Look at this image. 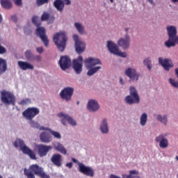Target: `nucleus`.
I'll use <instances>...</instances> for the list:
<instances>
[{"instance_id":"obj_1","label":"nucleus","mask_w":178,"mask_h":178,"mask_svg":"<svg viewBox=\"0 0 178 178\" xmlns=\"http://www.w3.org/2000/svg\"><path fill=\"white\" fill-rule=\"evenodd\" d=\"M85 66L87 67V69H89V70L87 72L88 76H92V74H95L101 69V67L97 66L96 67H94V66H96V65H101V60L97 58H86L84 60ZM93 67V68H91Z\"/></svg>"},{"instance_id":"obj_2","label":"nucleus","mask_w":178,"mask_h":178,"mask_svg":"<svg viewBox=\"0 0 178 178\" xmlns=\"http://www.w3.org/2000/svg\"><path fill=\"white\" fill-rule=\"evenodd\" d=\"M167 31L168 34V40L165 42V47L167 48H170V47H175L176 43L178 44V35H177V30L176 27L171 26L167 27Z\"/></svg>"},{"instance_id":"obj_3","label":"nucleus","mask_w":178,"mask_h":178,"mask_svg":"<svg viewBox=\"0 0 178 178\" xmlns=\"http://www.w3.org/2000/svg\"><path fill=\"white\" fill-rule=\"evenodd\" d=\"M53 41L60 52H63L65 51V48H66V42L67 41L66 33L60 32L54 34Z\"/></svg>"},{"instance_id":"obj_4","label":"nucleus","mask_w":178,"mask_h":178,"mask_svg":"<svg viewBox=\"0 0 178 178\" xmlns=\"http://www.w3.org/2000/svg\"><path fill=\"white\" fill-rule=\"evenodd\" d=\"M19 146L20 147V149L23 152V154H25V155H28V156H29L31 159H33L34 161L37 159L34 151L27 147L26 144H24V141H23V140L17 139L15 141L14 147H15V148H17V147Z\"/></svg>"},{"instance_id":"obj_5","label":"nucleus","mask_w":178,"mask_h":178,"mask_svg":"<svg viewBox=\"0 0 178 178\" xmlns=\"http://www.w3.org/2000/svg\"><path fill=\"white\" fill-rule=\"evenodd\" d=\"M1 101L4 105H13V106H15L16 97L12 92L4 90L1 92Z\"/></svg>"},{"instance_id":"obj_6","label":"nucleus","mask_w":178,"mask_h":178,"mask_svg":"<svg viewBox=\"0 0 178 178\" xmlns=\"http://www.w3.org/2000/svg\"><path fill=\"white\" fill-rule=\"evenodd\" d=\"M127 104L133 105V104H140V97L137 93V90L135 87H130V95H128L125 98Z\"/></svg>"},{"instance_id":"obj_7","label":"nucleus","mask_w":178,"mask_h":178,"mask_svg":"<svg viewBox=\"0 0 178 178\" xmlns=\"http://www.w3.org/2000/svg\"><path fill=\"white\" fill-rule=\"evenodd\" d=\"M107 47L109 52H111V54H113V55H117L121 58H126L127 56V54L126 52L119 51V47H118L116 44L112 41L107 42Z\"/></svg>"},{"instance_id":"obj_8","label":"nucleus","mask_w":178,"mask_h":178,"mask_svg":"<svg viewBox=\"0 0 178 178\" xmlns=\"http://www.w3.org/2000/svg\"><path fill=\"white\" fill-rule=\"evenodd\" d=\"M39 114L40 109L36 107H29L22 113V115L27 120H33V119H34V118H35V116Z\"/></svg>"},{"instance_id":"obj_9","label":"nucleus","mask_w":178,"mask_h":178,"mask_svg":"<svg viewBox=\"0 0 178 178\" xmlns=\"http://www.w3.org/2000/svg\"><path fill=\"white\" fill-rule=\"evenodd\" d=\"M72 67L76 74L83 72V56H79L76 59L72 60Z\"/></svg>"},{"instance_id":"obj_10","label":"nucleus","mask_w":178,"mask_h":178,"mask_svg":"<svg viewBox=\"0 0 178 178\" xmlns=\"http://www.w3.org/2000/svg\"><path fill=\"white\" fill-rule=\"evenodd\" d=\"M36 148L38 149V153L39 156L40 158H42L48 155V153L49 152V151L52 149V146L40 144V145H37Z\"/></svg>"},{"instance_id":"obj_11","label":"nucleus","mask_w":178,"mask_h":178,"mask_svg":"<svg viewBox=\"0 0 178 178\" xmlns=\"http://www.w3.org/2000/svg\"><path fill=\"white\" fill-rule=\"evenodd\" d=\"M79 170L83 175L86 176H89L90 177H94L95 172L91 167L86 166L83 163H79Z\"/></svg>"},{"instance_id":"obj_12","label":"nucleus","mask_w":178,"mask_h":178,"mask_svg":"<svg viewBox=\"0 0 178 178\" xmlns=\"http://www.w3.org/2000/svg\"><path fill=\"white\" fill-rule=\"evenodd\" d=\"M46 31L44 27H38L36 29V34L40 37V40L43 42V44L45 47H48V44H49V40L48 39V36L45 34Z\"/></svg>"},{"instance_id":"obj_13","label":"nucleus","mask_w":178,"mask_h":178,"mask_svg":"<svg viewBox=\"0 0 178 178\" xmlns=\"http://www.w3.org/2000/svg\"><path fill=\"white\" fill-rule=\"evenodd\" d=\"M74 91V89H73V88H65L60 92V97H61L62 99H65V101H70L72 99V95H73Z\"/></svg>"},{"instance_id":"obj_14","label":"nucleus","mask_w":178,"mask_h":178,"mask_svg":"<svg viewBox=\"0 0 178 178\" xmlns=\"http://www.w3.org/2000/svg\"><path fill=\"white\" fill-rule=\"evenodd\" d=\"M74 40L75 41V49L77 54H83L86 49V44L79 40V35H73Z\"/></svg>"},{"instance_id":"obj_15","label":"nucleus","mask_w":178,"mask_h":178,"mask_svg":"<svg viewBox=\"0 0 178 178\" xmlns=\"http://www.w3.org/2000/svg\"><path fill=\"white\" fill-rule=\"evenodd\" d=\"M58 118H63V119L61 120V123L62 124H63V126H66V122L70 123L71 126H76V124H77L76 121L67 114L60 113L58 114Z\"/></svg>"},{"instance_id":"obj_16","label":"nucleus","mask_w":178,"mask_h":178,"mask_svg":"<svg viewBox=\"0 0 178 178\" xmlns=\"http://www.w3.org/2000/svg\"><path fill=\"white\" fill-rule=\"evenodd\" d=\"M72 60L67 56H61L59 60V65L62 70H66L70 67Z\"/></svg>"},{"instance_id":"obj_17","label":"nucleus","mask_w":178,"mask_h":178,"mask_svg":"<svg viewBox=\"0 0 178 178\" xmlns=\"http://www.w3.org/2000/svg\"><path fill=\"white\" fill-rule=\"evenodd\" d=\"M159 63L161 65L164 70L167 72L170 70V67H173V62L169 58H163L162 57L159 58Z\"/></svg>"},{"instance_id":"obj_18","label":"nucleus","mask_w":178,"mask_h":178,"mask_svg":"<svg viewBox=\"0 0 178 178\" xmlns=\"http://www.w3.org/2000/svg\"><path fill=\"white\" fill-rule=\"evenodd\" d=\"M165 137H166V135L161 134L155 138L156 143H159L160 148H168L169 147V140Z\"/></svg>"},{"instance_id":"obj_19","label":"nucleus","mask_w":178,"mask_h":178,"mask_svg":"<svg viewBox=\"0 0 178 178\" xmlns=\"http://www.w3.org/2000/svg\"><path fill=\"white\" fill-rule=\"evenodd\" d=\"M125 74L127 76V77H129L130 80H132L133 81H137L140 77L138 74H137L136 69L131 67H129L125 70Z\"/></svg>"},{"instance_id":"obj_20","label":"nucleus","mask_w":178,"mask_h":178,"mask_svg":"<svg viewBox=\"0 0 178 178\" xmlns=\"http://www.w3.org/2000/svg\"><path fill=\"white\" fill-rule=\"evenodd\" d=\"M51 162L57 168H60L63 163V158L60 154H54L51 158Z\"/></svg>"},{"instance_id":"obj_21","label":"nucleus","mask_w":178,"mask_h":178,"mask_svg":"<svg viewBox=\"0 0 178 178\" xmlns=\"http://www.w3.org/2000/svg\"><path fill=\"white\" fill-rule=\"evenodd\" d=\"M118 45L122 47L123 49H127L130 47V36L126 34L124 38H120L118 40Z\"/></svg>"},{"instance_id":"obj_22","label":"nucleus","mask_w":178,"mask_h":178,"mask_svg":"<svg viewBox=\"0 0 178 178\" xmlns=\"http://www.w3.org/2000/svg\"><path fill=\"white\" fill-rule=\"evenodd\" d=\"M41 20L42 22H47L49 24H51L55 22V15L44 12L41 16Z\"/></svg>"},{"instance_id":"obj_23","label":"nucleus","mask_w":178,"mask_h":178,"mask_svg":"<svg viewBox=\"0 0 178 178\" xmlns=\"http://www.w3.org/2000/svg\"><path fill=\"white\" fill-rule=\"evenodd\" d=\"M88 109L90 112H96L99 109V104H98V102L94 99H90L88 102Z\"/></svg>"},{"instance_id":"obj_24","label":"nucleus","mask_w":178,"mask_h":178,"mask_svg":"<svg viewBox=\"0 0 178 178\" xmlns=\"http://www.w3.org/2000/svg\"><path fill=\"white\" fill-rule=\"evenodd\" d=\"M18 66L22 70H33L34 65L30 64L28 62L18 61Z\"/></svg>"},{"instance_id":"obj_25","label":"nucleus","mask_w":178,"mask_h":178,"mask_svg":"<svg viewBox=\"0 0 178 178\" xmlns=\"http://www.w3.org/2000/svg\"><path fill=\"white\" fill-rule=\"evenodd\" d=\"M54 6L58 12H63V9L65 8V3H63V0L54 1Z\"/></svg>"},{"instance_id":"obj_26","label":"nucleus","mask_w":178,"mask_h":178,"mask_svg":"<svg viewBox=\"0 0 178 178\" xmlns=\"http://www.w3.org/2000/svg\"><path fill=\"white\" fill-rule=\"evenodd\" d=\"M40 140L42 143H51V140H52V138L51 137V134L47 132H42L40 134Z\"/></svg>"},{"instance_id":"obj_27","label":"nucleus","mask_w":178,"mask_h":178,"mask_svg":"<svg viewBox=\"0 0 178 178\" xmlns=\"http://www.w3.org/2000/svg\"><path fill=\"white\" fill-rule=\"evenodd\" d=\"M8 70V63H6V60L0 58V76L1 74H3Z\"/></svg>"},{"instance_id":"obj_28","label":"nucleus","mask_w":178,"mask_h":178,"mask_svg":"<svg viewBox=\"0 0 178 178\" xmlns=\"http://www.w3.org/2000/svg\"><path fill=\"white\" fill-rule=\"evenodd\" d=\"M54 147V149L58 152H60V154H63V155H66V154H67V150H66L65 147H63V145L60 143H56Z\"/></svg>"},{"instance_id":"obj_29","label":"nucleus","mask_w":178,"mask_h":178,"mask_svg":"<svg viewBox=\"0 0 178 178\" xmlns=\"http://www.w3.org/2000/svg\"><path fill=\"white\" fill-rule=\"evenodd\" d=\"M30 169H31V172H33L37 176H39V177L42 173L44 172V171L42 170V168H40V166H38V165H37V164H33V165H31Z\"/></svg>"},{"instance_id":"obj_30","label":"nucleus","mask_w":178,"mask_h":178,"mask_svg":"<svg viewBox=\"0 0 178 178\" xmlns=\"http://www.w3.org/2000/svg\"><path fill=\"white\" fill-rule=\"evenodd\" d=\"M29 124L31 127H33V129H39V130H48L47 128L41 127L38 122L33 120H29Z\"/></svg>"},{"instance_id":"obj_31","label":"nucleus","mask_w":178,"mask_h":178,"mask_svg":"<svg viewBox=\"0 0 178 178\" xmlns=\"http://www.w3.org/2000/svg\"><path fill=\"white\" fill-rule=\"evenodd\" d=\"M100 130L102 133H103L104 134H106V133L109 131V129H108V122H106V119L103 120L102 124L100 126Z\"/></svg>"},{"instance_id":"obj_32","label":"nucleus","mask_w":178,"mask_h":178,"mask_svg":"<svg viewBox=\"0 0 178 178\" xmlns=\"http://www.w3.org/2000/svg\"><path fill=\"white\" fill-rule=\"evenodd\" d=\"M1 5L4 9H12V2L9 0H1Z\"/></svg>"},{"instance_id":"obj_33","label":"nucleus","mask_w":178,"mask_h":178,"mask_svg":"<svg viewBox=\"0 0 178 178\" xmlns=\"http://www.w3.org/2000/svg\"><path fill=\"white\" fill-rule=\"evenodd\" d=\"M25 57L29 62H34V60H35V56H33L30 50L26 51Z\"/></svg>"},{"instance_id":"obj_34","label":"nucleus","mask_w":178,"mask_h":178,"mask_svg":"<svg viewBox=\"0 0 178 178\" xmlns=\"http://www.w3.org/2000/svg\"><path fill=\"white\" fill-rule=\"evenodd\" d=\"M156 119L157 120H159V122H161V123H163V124H168V117L166 115H164L163 117H162V115H158L156 116Z\"/></svg>"},{"instance_id":"obj_35","label":"nucleus","mask_w":178,"mask_h":178,"mask_svg":"<svg viewBox=\"0 0 178 178\" xmlns=\"http://www.w3.org/2000/svg\"><path fill=\"white\" fill-rule=\"evenodd\" d=\"M148 119V115H147V113H144L140 116V124L141 126H145L147 124V120Z\"/></svg>"},{"instance_id":"obj_36","label":"nucleus","mask_w":178,"mask_h":178,"mask_svg":"<svg viewBox=\"0 0 178 178\" xmlns=\"http://www.w3.org/2000/svg\"><path fill=\"white\" fill-rule=\"evenodd\" d=\"M74 26L76 30L78 31V32L79 33V34H84V27H83L81 24L76 22L74 24Z\"/></svg>"},{"instance_id":"obj_37","label":"nucleus","mask_w":178,"mask_h":178,"mask_svg":"<svg viewBox=\"0 0 178 178\" xmlns=\"http://www.w3.org/2000/svg\"><path fill=\"white\" fill-rule=\"evenodd\" d=\"M47 129H46V130L50 131L51 134H52V136H54V137H55V138H62V136L60 135V134L59 132L51 130L48 128H47Z\"/></svg>"},{"instance_id":"obj_38","label":"nucleus","mask_w":178,"mask_h":178,"mask_svg":"<svg viewBox=\"0 0 178 178\" xmlns=\"http://www.w3.org/2000/svg\"><path fill=\"white\" fill-rule=\"evenodd\" d=\"M143 63L145 66L147 67L148 70H151V69H152V66L151 65V60H149V58L145 59Z\"/></svg>"},{"instance_id":"obj_39","label":"nucleus","mask_w":178,"mask_h":178,"mask_svg":"<svg viewBox=\"0 0 178 178\" xmlns=\"http://www.w3.org/2000/svg\"><path fill=\"white\" fill-rule=\"evenodd\" d=\"M24 173L27 178H35V176H34V174H33L31 172L27 170H24Z\"/></svg>"},{"instance_id":"obj_40","label":"nucleus","mask_w":178,"mask_h":178,"mask_svg":"<svg viewBox=\"0 0 178 178\" xmlns=\"http://www.w3.org/2000/svg\"><path fill=\"white\" fill-rule=\"evenodd\" d=\"M30 102H31L30 99H24L19 102V105H27V104H30Z\"/></svg>"},{"instance_id":"obj_41","label":"nucleus","mask_w":178,"mask_h":178,"mask_svg":"<svg viewBox=\"0 0 178 178\" xmlns=\"http://www.w3.org/2000/svg\"><path fill=\"white\" fill-rule=\"evenodd\" d=\"M169 81H170V84H172V86H173V87L178 88V81H175V79H170Z\"/></svg>"},{"instance_id":"obj_42","label":"nucleus","mask_w":178,"mask_h":178,"mask_svg":"<svg viewBox=\"0 0 178 178\" xmlns=\"http://www.w3.org/2000/svg\"><path fill=\"white\" fill-rule=\"evenodd\" d=\"M49 0H37V4L38 6H41V5H44V3H48Z\"/></svg>"},{"instance_id":"obj_43","label":"nucleus","mask_w":178,"mask_h":178,"mask_svg":"<svg viewBox=\"0 0 178 178\" xmlns=\"http://www.w3.org/2000/svg\"><path fill=\"white\" fill-rule=\"evenodd\" d=\"M38 19V17L37 16H34L32 18V23H33V24H35V26H38V24L37 22Z\"/></svg>"},{"instance_id":"obj_44","label":"nucleus","mask_w":178,"mask_h":178,"mask_svg":"<svg viewBox=\"0 0 178 178\" xmlns=\"http://www.w3.org/2000/svg\"><path fill=\"white\" fill-rule=\"evenodd\" d=\"M39 177L40 178H51V177H49V175H47L45 172H42L40 174V175L39 176Z\"/></svg>"},{"instance_id":"obj_45","label":"nucleus","mask_w":178,"mask_h":178,"mask_svg":"<svg viewBox=\"0 0 178 178\" xmlns=\"http://www.w3.org/2000/svg\"><path fill=\"white\" fill-rule=\"evenodd\" d=\"M6 49H5V47L0 45V54H6Z\"/></svg>"},{"instance_id":"obj_46","label":"nucleus","mask_w":178,"mask_h":178,"mask_svg":"<svg viewBox=\"0 0 178 178\" xmlns=\"http://www.w3.org/2000/svg\"><path fill=\"white\" fill-rule=\"evenodd\" d=\"M15 3L17 6H22V0H15Z\"/></svg>"},{"instance_id":"obj_47","label":"nucleus","mask_w":178,"mask_h":178,"mask_svg":"<svg viewBox=\"0 0 178 178\" xmlns=\"http://www.w3.org/2000/svg\"><path fill=\"white\" fill-rule=\"evenodd\" d=\"M36 51L38 54H42L44 49L42 47H37Z\"/></svg>"},{"instance_id":"obj_48","label":"nucleus","mask_w":178,"mask_h":178,"mask_svg":"<svg viewBox=\"0 0 178 178\" xmlns=\"http://www.w3.org/2000/svg\"><path fill=\"white\" fill-rule=\"evenodd\" d=\"M65 166H67V168H69L70 169H72V168H73V163L72 162L67 163Z\"/></svg>"},{"instance_id":"obj_49","label":"nucleus","mask_w":178,"mask_h":178,"mask_svg":"<svg viewBox=\"0 0 178 178\" xmlns=\"http://www.w3.org/2000/svg\"><path fill=\"white\" fill-rule=\"evenodd\" d=\"M63 2L64 5H70V3H72V1H70V0H63Z\"/></svg>"},{"instance_id":"obj_50","label":"nucleus","mask_w":178,"mask_h":178,"mask_svg":"<svg viewBox=\"0 0 178 178\" xmlns=\"http://www.w3.org/2000/svg\"><path fill=\"white\" fill-rule=\"evenodd\" d=\"M11 19L13 20V22L16 23L17 22V17L16 15H13L11 16Z\"/></svg>"},{"instance_id":"obj_51","label":"nucleus","mask_w":178,"mask_h":178,"mask_svg":"<svg viewBox=\"0 0 178 178\" xmlns=\"http://www.w3.org/2000/svg\"><path fill=\"white\" fill-rule=\"evenodd\" d=\"M35 60H37V62H40L41 60V56H35Z\"/></svg>"},{"instance_id":"obj_52","label":"nucleus","mask_w":178,"mask_h":178,"mask_svg":"<svg viewBox=\"0 0 178 178\" xmlns=\"http://www.w3.org/2000/svg\"><path fill=\"white\" fill-rule=\"evenodd\" d=\"M72 162H74V163H77V159L73 158L72 159Z\"/></svg>"},{"instance_id":"obj_53","label":"nucleus","mask_w":178,"mask_h":178,"mask_svg":"<svg viewBox=\"0 0 178 178\" xmlns=\"http://www.w3.org/2000/svg\"><path fill=\"white\" fill-rule=\"evenodd\" d=\"M148 2H149V3H151L152 5L154 4V0H147Z\"/></svg>"},{"instance_id":"obj_54","label":"nucleus","mask_w":178,"mask_h":178,"mask_svg":"<svg viewBox=\"0 0 178 178\" xmlns=\"http://www.w3.org/2000/svg\"><path fill=\"white\" fill-rule=\"evenodd\" d=\"M120 84H123V79L122 78H120Z\"/></svg>"},{"instance_id":"obj_55","label":"nucleus","mask_w":178,"mask_h":178,"mask_svg":"<svg viewBox=\"0 0 178 178\" xmlns=\"http://www.w3.org/2000/svg\"><path fill=\"white\" fill-rule=\"evenodd\" d=\"M0 23H2V15H0Z\"/></svg>"},{"instance_id":"obj_56","label":"nucleus","mask_w":178,"mask_h":178,"mask_svg":"<svg viewBox=\"0 0 178 178\" xmlns=\"http://www.w3.org/2000/svg\"><path fill=\"white\" fill-rule=\"evenodd\" d=\"M172 2H178V0H172Z\"/></svg>"},{"instance_id":"obj_57","label":"nucleus","mask_w":178,"mask_h":178,"mask_svg":"<svg viewBox=\"0 0 178 178\" xmlns=\"http://www.w3.org/2000/svg\"><path fill=\"white\" fill-rule=\"evenodd\" d=\"M111 3H113V0H109Z\"/></svg>"},{"instance_id":"obj_58","label":"nucleus","mask_w":178,"mask_h":178,"mask_svg":"<svg viewBox=\"0 0 178 178\" xmlns=\"http://www.w3.org/2000/svg\"><path fill=\"white\" fill-rule=\"evenodd\" d=\"M175 159H177V161H178V156H177Z\"/></svg>"},{"instance_id":"obj_59","label":"nucleus","mask_w":178,"mask_h":178,"mask_svg":"<svg viewBox=\"0 0 178 178\" xmlns=\"http://www.w3.org/2000/svg\"><path fill=\"white\" fill-rule=\"evenodd\" d=\"M128 30H129V29H126V31H127Z\"/></svg>"},{"instance_id":"obj_60","label":"nucleus","mask_w":178,"mask_h":178,"mask_svg":"<svg viewBox=\"0 0 178 178\" xmlns=\"http://www.w3.org/2000/svg\"><path fill=\"white\" fill-rule=\"evenodd\" d=\"M0 178H3V177H2L1 175H0Z\"/></svg>"},{"instance_id":"obj_61","label":"nucleus","mask_w":178,"mask_h":178,"mask_svg":"<svg viewBox=\"0 0 178 178\" xmlns=\"http://www.w3.org/2000/svg\"><path fill=\"white\" fill-rule=\"evenodd\" d=\"M77 104H79V102H77Z\"/></svg>"}]
</instances>
